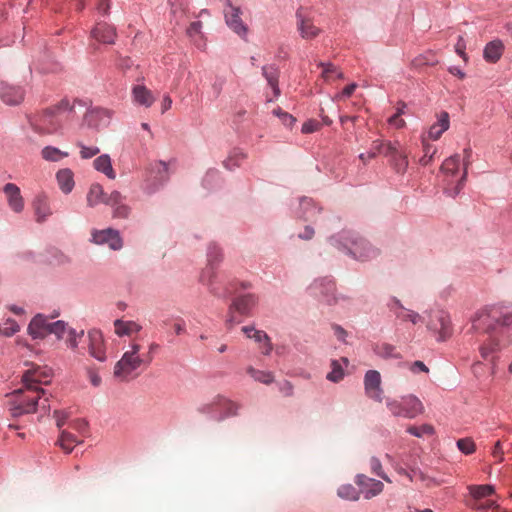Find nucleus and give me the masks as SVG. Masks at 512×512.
I'll return each instance as SVG.
<instances>
[{
    "instance_id": "f257e3e1",
    "label": "nucleus",
    "mask_w": 512,
    "mask_h": 512,
    "mask_svg": "<svg viewBox=\"0 0 512 512\" xmlns=\"http://www.w3.org/2000/svg\"><path fill=\"white\" fill-rule=\"evenodd\" d=\"M84 108L83 125L99 129L110 124L114 112L103 107H89L83 100L74 99L70 102L67 98L62 99L57 104L47 108L41 115L40 122L45 131L49 134L57 132L62 127V116L64 114L74 115L76 108Z\"/></svg>"
},
{
    "instance_id": "f03ea898",
    "label": "nucleus",
    "mask_w": 512,
    "mask_h": 512,
    "mask_svg": "<svg viewBox=\"0 0 512 512\" xmlns=\"http://www.w3.org/2000/svg\"><path fill=\"white\" fill-rule=\"evenodd\" d=\"M471 329L475 332L496 333L508 343L512 342V310L491 306L480 310L471 318Z\"/></svg>"
},
{
    "instance_id": "7ed1b4c3",
    "label": "nucleus",
    "mask_w": 512,
    "mask_h": 512,
    "mask_svg": "<svg viewBox=\"0 0 512 512\" xmlns=\"http://www.w3.org/2000/svg\"><path fill=\"white\" fill-rule=\"evenodd\" d=\"M142 346L137 342H130L121 358L115 363L113 375L121 382H128L139 376L140 368H147L153 361V356L141 354Z\"/></svg>"
},
{
    "instance_id": "20e7f679",
    "label": "nucleus",
    "mask_w": 512,
    "mask_h": 512,
    "mask_svg": "<svg viewBox=\"0 0 512 512\" xmlns=\"http://www.w3.org/2000/svg\"><path fill=\"white\" fill-rule=\"evenodd\" d=\"M329 243L339 251L357 261H369L378 255V250L357 233L343 230L328 239Z\"/></svg>"
},
{
    "instance_id": "39448f33",
    "label": "nucleus",
    "mask_w": 512,
    "mask_h": 512,
    "mask_svg": "<svg viewBox=\"0 0 512 512\" xmlns=\"http://www.w3.org/2000/svg\"><path fill=\"white\" fill-rule=\"evenodd\" d=\"M10 395L12 399L8 402L9 412L14 418L35 413L38 406L46 411L50 410L49 398L46 396L45 389H40L38 392L29 391L23 385V388L14 390Z\"/></svg>"
},
{
    "instance_id": "423d86ee",
    "label": "nucleus",
    "mask_w": 512,
    "mask_h": 512,
    "mask_svg": "<svg viewBox=\"0 0 512 512\" xmlns=\"http://www.w3.org/2000/svg\"><path fill=\"white\" fill-rule=\"evenodd\" d=\"M239 404L223 395H217L209 402L202 403L197 407L200 414L208 415L217 422L238 415Z\"/></svg>"
},
{
    "instance_id": "0eeeda50",
    "label": "nucleus",
    "mask_w": 512,
    "mask_h": 512,
    "mask_svg": "<svg viewBox=\"0 0 512 512\" xmlns=\"http://www.w3.org/2000/svg\"><path fill=\"white\" fill-rule=\"evenodd\" d=\"M386 407L394 417L406 419H414L424 411L422 402L413 394L404 395L398 399L387 398Z\"/></svg>"
},
{
    "instance_id": "6e6552de",
    "label": "nucleus",
    "mask_w": 512,
    "mask_h": 512,
    "mask_svg": "<svg viewBox=\"0 0 512 512\" xmlns=\"http://www.w3.org/2000/svg\"><path fill=\"white\" fill-rule=\"evenodd\" d=\"M427 329L433 333L437 341L442 342L453 334L450 315L443 309H431L425 312Z\"/></svg>"
},
{
    "instance_id": "1a4fd4ad",
    "label": "nucleus",
    "mask_w": 512,
    "mask_h": 512,
    "mask_svg": "<svg viewBox=\"0 0 512 512\" xmlns=\"http://www.w3.org/2000/svg\"><path fill=\"white\" fill-rule=\"evenodd\" d=\"M223 259L222 249L215 243H211L207 249V266L200 275V282L207 286L209 291L218 297L226 298L227 292H219L214 285L215 269Z\"/></svg>"
},
{
    "instance_id": "9d476101",
    "label": "nucleus",
    "mask_w": 512,
    "mask_h": 512,
    "mask_svg": "<svg viewBox=\"0 0 512 512\" xmlns=\"http://www.w3.org/2000/svg\"><path fill=\"white\" fill-rule=\"evenodd\" d=\"M309 293L319 301L331 305L336 302L335 283L329 277L315 279L308 287Z\"/></svg>"
},
{
    "instance_id": "9b49d317",
    "label": "nucleus",
    "mask_w": 512,
    "mask_h": 512,
    "mask_svg": "<svg viewBox=\"0 0 512 512\" xmlns=\"http://www.w3.org/2000/svg\"><path fill=\"white\" fill-rule=\"evenodd\" d=\"M52 377V370L47 367H33L26 370L21 378L26 390L38 392L42 389L39 385H46L50 383Z\"/></svg>"
},
{
    "instance_id": "f8f14e48",
    "label": "nucleus",
    "mask_w": 512,
    "mask_h": 512,
    "mask_svg": "<svg viewBox=\"0 0 512 512\" xmlns=\"http://www.w3.org/2000/svg\"><path fill=\"white\" fill-rule=\"evenodd\" d=\"M441 173L444 175L443 181L446 184L445 193L447 194V189H453L460 180L462 173L460 155L455 154L445 159L441 165Z\"/></svg>"
},
{
    "instance_id": "ddd939ff",
    "label": "nucleus",
    "mask_w": 512,
    "mask_h": 512,
    "mask_svg": "<svg viewBox=\"0 0 512 512\" xmlns=\"http://www.w3.org/2000/svg\"><path fill=\"white\" fill-rule=\"evenodd\" d=\"M90 240L96 245H107L114 251H118L123 247V239L120 232L110 227L102 230H92Z\"/></svg>"
},
{
    "instance_id": "4468645a",
    "label": "nucleus",
    "mask_w": 512,
    "mask_h": 512,
    "mask_svg": "<svg viewBox=\"0 0 512 512\" xmlns=\"http://www.w3.org/2000/svg\"><path fill=\"white\" fill-rule=\"evenodd\" d=\"M85 343L87 344L88 353L91 357L99 362L107 360L104 336L98 329H91L87 332Z\"/></svg>"
},
{
    "instance_id": "2eb2a0df",
    "label": "nucleus",
    "mask_w": 512,
    "mask_h": 512,
    "mask_svg": "<svg viewBox=\"0 0 512 512\" xmlns=\"http://www.w3.org/2000/svg\"><path fill=\"white\" fill-rule=\"evenodd\" d=\"M242 10L240 7L224 8V19L226 25L240 38L247 40L248 26L241 19Z\"/></svg>"
},
{
    "instance_id": "dca6fc26",
    "label": "nucleus",
    "mask_w": 512,
    "mask_h": 512,
    "mask_svg": "<svg viewBox=\"0 0 512 512\" xmlns=\"http://www.w3.org/2000/svg\"><path fill=\"white\" fill-rule=\"evenodd\" d=\"M105 204L112 208L113 218L126 219L131 213V207L126 203V196L113 190L106 198Z\"/></svg>"
},
{
    "instance_id": "f3484780",
    "label": "nucleus",
    "mask_w": 512,
    "mask_h": 512,
    "mask_svg": "<svg viewBox=\"0 0 512 512\" xmlns=\"http://www.w3.org/2000/svg\"><path fill=\"white\" fill-rule=\"evenodd\" d=\"M295 17L297 30L303 39H313L320 34L321 30L313 24L303 7L297 9Z\"/></svg>"
},
{
    "instance_id": "a211bd4d",
    "label": "nucleus",
    "mask_w": 512,
    "mask_h": 512,
    "mask_svg": "<svg viewBox=\"0 0 512 512\" xmlns=\"http://www.w3.org/2000/svg\"><path fill=\"white\" fill-rule=\"evenodd\" d=\"M355 483L359 487L360 493L367 500L381 494L384 489V485L380 480L370 478L364 474H357Z\"/></svg>"
},
{
    "instance_id": "6ab92c4d",
    "label": "nucleus",
    "mask_w": 512,
    "mask_h": 512,
    "mask_svg": "<svg viewBox=\"0 0 512 512\" xmlns=\"http://www.w3.org/2000/svg\"><path fill=\"white\" fill-rule=\"evenodd\" d=\"M364 389L366 395L377 401L383 400V390L381 388V375L377 370H368L364 376Z\"/></svg>"
},
{
    "instance_id": "aec40b11",
    "label": "nucleus",
    "mask_w": 512,
    "mask_h": 512,
    "mask_svg": "<svg viewBox=\"0 0 512 512\" xmlns=\"http://www.w3.org/2000/svg\"><path fill=\"white\" fill-rule=\"evenodd\" d=\"M91 38L102 44H114L117 38L116 28L104 21L95 24L90 32Z\"/></svg>"
},
{
    "instance_id": "412c9836",
    "label": "nucleus",
    "mask_w": 512,
    "mask_h": 512,
    "mask_svg": "<svg viewBox=\"0 0 512 512\" xmlns=\"http://www.w3.org/2000/svg\"><path fill=\"white\" fill-rule=\"evenodd\" d=\"M321 208L318 207L313 199L301 197L299 199L298 208L294 211L295 216L303 221H316L320 214Z\"/></svg>"
},
{
    "instance_id": "4be33fe9",
    "label": "nucleus",
    "mask_w": 512,
    "mask_h": 512,
    "mask_svg": "<svg viewBox=\"0 0 512 512\" xmlns=\"http://www.w3.org/2000/svg\"><path fill=\"white\" fill-rule=\"evenodd\" d=\"M258 304V297L255 294H244L236 297L229 308L230 312L236 311L241 315L249 316Z\"/></svg>"
},
{
    "instance_id": "5701e85b",
    "label": "nucleus",
    "mask_w": 512,
    "mask_h": 512,
    "mask_svg": "<svg viewBox=\"0 0 512 512\" xmlns=\"http://www.w3.org/2000/svg\"><path fill=\"white\" fill-rule=\"evenodd\" d=\"M242 332L247 338L253 339L255 342L260 344L262 354L267 356L271 354L273 346L270 337L265 331L258 330L254 326H243Z\"/></svg>"
},
{
    "instance_id": "b1692460",
    "label": "nucleus",
    "mask_w": 512,
    "mask_h": 512,
    "mask_svg": "<svg viewBox=\"0 0 512 512\" xmlns=\"http://www.w3.org/2000/svg\"><path fill=\"white\" fill-rule=\"evenodd\" d=\"M3 192L6 195L10 209L15 213H21L24 209V199L20 188L14 183H7L3 187Z\"/></svg>"
},
{
    "instance_id": "393cba45",
    "label": "nucleus",
    "mask_w": 512,
    "mask_h": 512,
    "mask_svg": "<svg viewBox=\"0 0 512 512\" xmlns=\"http://www.w3.org/2000/svg\"><path fill=\"white\" fill-rule=\"evenodd\" d=\"M0 98L7 105H18L24 99V90L8 83L0 84Z\"/></svg>"
},
{
    "instance_id": "a878e982",
    "label": "nucleus",
    "mask_w": 512,
    "mask_h": 512,
    "mask_svg": "<svg viewBox=\"0 0 512 512\" xmlns=\"http://www.w3.org/2000/svg\"><path fill=\"white\" fill-rule=\"evenodd\" d=\"M51 322L43 315H36L28 325V333L33 339H43Z\"/></svg>"
},
{
    "instance_id": "bb28decb",
    "label": "nucleus",
    "mask_w": 512,
    "mask_h": 512,
    "mask_svg": "<svg viewBox=\"0 0 512 512\" xmlns=\"http://www.w3.org/2000/svg\"><path fill=\"white\" fill-rule=\"evenodd\" d=\"M450 127V116L448 112L441 111L437 114V121L428 130V137L431 140H438Z\"/></svg>"
},
{
    "instance_id": "cd10ccee",
    "label": "nucleus",
    "mask_w": 512,
    "mask_h": 512,
    "mask_svg": "<svg viewBox=\"0 0 512 512\" xmlns=\"http://www.w3.org/2000/svg\"><path fill=\"white\" fill-rule=\"evenodd\" d=\"M504 48V43L500 39L488 42L483 49L484 60L488 63L498 62L503 55Z\"/></svg>"
},
{
    "instance_id": "c85d7f7f",
    "label": "nucleus",
    "mask_w": 512,
    "mask_h": 512,
    "mask_svg": "<svg viewBox=\"0 0 512 512\" xmlns=\"http://www.w3.org/2000/svg\"><path fill=\"white\" fill-rule=\"evenodd\" d=\"M279 74V68L275 64L262 66V75L266 79L268 85L271 87L276 98L279 97L281 93L279 87Z\"/></svg>"
},
{
    "instance_id": "c756f323",
    "label": "nucleus",
    "mask_w": 512,
    "mask_h": 512,
    "mask_svg": "<svg viewBox=\"0 0 512 512\" xmlns=\"http://www.w3.org/2000/svg\"><path fill=\"white\" fill-rule=\"evenodd\" d=\"M463 159H462V173L460 176V180L458 184L453 189H447V195L450 197L455 198L457 195H459L460 191L462 190L464 183L466 181L467 177V167L471 163L472 158V149L470 147L465 148L463 150Z\"/></svg>"
},
{
    "instance_id": "7c9ffc66",
    "label": "nucleus",
    "mask_w": 512,
    "mask_h": 512,
    "mask_svg": "<svg viewBox=\"0 0 512 512\" xmlns=\"http://www.w3.org/2000/svg\"><path fill=\"white\" fill-rule=\"evenodd\" d=\"M203 24L200 20L192 22L186 30L187 36L200 50L206 48V38L202 32Z\"/></svg>"
},
{
    "instance_id": "2f4dec72",
    "label": "nucleus",
    "mask_w": 512,
    "mask_h": 512,
    "mask_svg": "<svg viewBox=\"0 0 512 512\" xmlns=\"http://www.w3.org/2000/svg\"><path fill=\"white\" fill-rule=\"evenodd\" d=\"M132 97L133 101L141 106L146 108L152 106L155 101V98L151 91L147 89L144 85H135L132 88Z\"/></svg>"
},
{
    "instance_id": "473e14b6",
    "label": "nucleus",
    "mask_w": 512,
    "mask_h": 512,
    "mask_svg": "<svg viewBox=\"0 0 512 512\" xmlns=\"http://www.w3.org/2000/svg\"><path fill=\"white\" fill-rule=\"evenodd\" d=\"M115 334L119 337L130 336L132 334L139 333L142 330V326L131 320L116 319L114 321Z\"/></svg>"
},
{
    "instance_id": "72a5a7b5",
    "label": "nucleus",
    "mask_w": 512,
    "mask_h": 512,
    "mask_svg": "<svg viewBox=\"0 0 512 512\" xmlns=\"http://www.w3.org/2000/svg\"><path fill=\"white\" fill-rule=\"evenodd\" d=\"M93 167L96 171L103 173L111 180L116 178V173L112 167V160L108 154L98 156L93 162Z\"/></svg>"
},
{
    "instance_id": "f704fd0d",
    "label": "nucleus",
    "mask_w": 512,
    "mask_h": 512,
    "mask_svg": "<svg viewBox=\"0 0 512 512\" xmlns=\"http://www.w3.org/2000/svg\"><path fill=\"white\" fill-rule=\"evenodd\" d=\"M56 179H57V183L59 185L60 190L64 194H69L73 190L75 181H74V174L71 169H69V168L60 169L56 173Z\"/></svg>"
},
{
    "instance_id": "c9c22d12",
    "label": "nucleus",
    "mask_w": 512,
    "mask_h": 512,
    "mask_svg": "<svg viewBox=\"0 0 512 512\" xmlns=\"http://www.w3.org/2000/svg\"><path fill=\"white\" fill-rule=\"evenodd\" d=\"M108 195L104 193L102 185L99 183H93L87 193V204L90 207L97 206L100 203L105 204V200Z\"/></svg>"
},
{
    "instance_id": "e433bc0d",
    "label": "nucleus",
    "mask_w": 512,
    "mask_h": 512,
    "mask_svg": "<svg viewBox=\"0 0 512 512\" xmlns=\"http://www.w3.org/2000/svg\"><path fill=\"white\" fill-rule=\"evenodd\" d=\"M374 353L382 359H401L402 355L397 351L396 346L389 343L376 344L373 348Z\"/></svg>"
},
{
    "instance_id": "4c0bfd02",
    "label": "nucleus",
    "mask_w": 512,
    "mask_h": 512,
    "mask_svg": "<svg viewBox=\"0 0 512 512\" xmlns=\"http://www.w3.org/2000/svg\"><path fill=\"white\" fill-rule=\"evenodd\" d=\"M246 154L239 148H234L230 151L228 157L223 161L226 169L232 171L242 164L245 160Z\"/></svg>"
},
{
    "instance_id": "58836bf2",
    "label": "nucleus",
    "mask_w": 512,
    "mask_h": 512,
    "mask_svg": "<svg viewBox=\"0 0 512 512\" xmlns=\"http://www.w3.org/2000/svg\"><path fill=\"white\" fill-rule=\"evenodd\" d=\"M387 308L396 319H399L400 321H407L409 309L405 308L398 298L390 297L387 302Z\"/></svg>"
},
{
    "instance_id": "ea45409f",
    "label": "nucleus",
    "mask_w": 512,
    "mask_h": 512,
    "mask_svg": "<svg viewBox=\"0 0 512 512\" xmlns=\"http://www.w3.org/2000/svg\"><path fill=\"white\" fill-rule=\"evenodd\" d=\"M468 491L470 496L476 501L486 498L492 495L495 492V488L493 485L485 484V485H470L468 486Z\"/></svg>"
},
{
    "instance_id": "a19ab883",
    "label": "nucleus",
    "mask_w": 512,
    "mask_h": 512,
    "mask_svg": "<svg viewBox=\"0 0 512 512\" xmlns=\"http://www.w3.org/2000/svg\"><path fill=\"white\" fill-rule=\"evenodd\" d=\"M68 155V152L54 146H45L41 151L42 158L49 162H59L61 159L68 157Z\"/></svg>"
},
{
    "instance_id": "79ce46f5",
    "label": "nucleus",
    "mask_w": 512,
    "mask_h": 512,
    "mask_svg": "<svg viewBox=\"0 0 512 512\" xmlns=\"http://www.w3.org/2000/svg\"><path fill=\"white\" fill-rule=\"evenodd\" d=\"M83 337H84V330L77 331L76 329L71 328V330H68V333H67L66 337L64 338L65 344L73 352L80 353L79 343Z\"/></svg>"
},
{
    "instance_id": "37998d69",
    "label": "nucleus",
    "mask_w": 512,
    "mask_h": 512,
    "mask_svg": "<svg viewBox=\"0 0 512 512\" xmlns=\"http://www.w3.org/2000/svg\"><path fill=\"white\" fill-rule=\"evenodd\" d=\"M79 443L80 441L72 433L66 430L61 431L58 444L65 453L72 452L73 448Z\"/></svg>"
},
{
    "instance_id": "c03bdc74",
    "label": "nucleus",
    "mask_w": 512,
    "mask_h": 512,
    "mask_svg": "<svg viewBox=\"0 0 512 512\" xmlns=\"http://www.w3.org/2000/svg\"><path fill=\"white\" fill-rule=\"evenodd\" d=\"M72 327H69L68 324L63 320H57L51 322L48 327V333L54 334L58 340H64L66 337L68 330H71Z\"/></svg>"
},
{
    "instance_id": "a18cd8bd",
    "label": "nucleus",
    "mask_w": 512,
    "mask_h": 512,
    "mask_svg": "<svg viewBox=\"0 0 512 512\" xmlns=\"http://www.w3.org/2000/svg\"><path fill=\"white\" fill-rule=\"evenodd\" d=\"M247 373L257 382L270 384L274 381V375L270 371L258 370L252 366L247 368Z\"/></svg>"
},
{
    "instance_id": "49530a36",
    "label": "nucleus",
    "mask_w": 512,
    "mask_h": 512,
    "mask_svg": "<svg viewBox=\"0 0 512 512\" xmlns=\"http://www.w3.org/2000/svg\"><path fill=\"white\" fill-rule=\"evenodd\" d=\"M337 495L344 500L357 501L360 498V490H357L352 484H344L338 488Z\"/></svg>"
},
{
    "instance_id": "de8ad7c7",
    "label": "nucleus",
    "mask_w": 512,
    "mask_h": 512,
    "mask_svg": "<svg viewBox=\"0 0 512 512\" xmlns=\"http://www.w3.org/2000/svg\"><path fill=\"white\" fill-rule=\"evenodd\" d=\"M391 165L393 166L394 170L399 173L403 174L408 168V159L406 153L403 151H398L391 159H390Z\"/></svg>"
},
{
    "instance_id": "09e8293b",
    "label": "nucleus",
    "mask_w": 512,
    "mask_h": 512,
    "mask_svg": "<svg viewBox=\"0 0 512 512\" xmlns=\"http://www.w3.org/2000/svg\"><path fill=\"white\" fill-rule=\"evenodd\" d=\"M344 368L340 361L333 359L331 360V371L327 373L326 379L333 383H338L344 378Z\"/></svg>"
},
{
    "instance_id": "8fccbe9b",
    "label": "nucleus",
    "mask_w": 512,
    "mask_h": 512,
    "mask_svg": "<svg viewBox=\"0 0 512 512\" xmlns=\"http://www.w3.org/2000/svg\"><path fill=\"white\" fill-rule=\"evenodd\" d=\"M152 173L155 174L154 178L161 184L169 179V167L164 161H158L153 165Z\"/></svg>"
},
{
    "instance_id": "3c124183",
    "label": "nucleus",
    "mask_w": 512,
    "mask_h": 512,
    "mask_svg": "<svg viewBox=\"0 0 512 512\" xmlns=\"http://www.w3.org/2000/svg\"><path fill=\"white\" fill-rule=\"evenodd\" d=\"M34 207L37 222L45 221L52 214L49 205L46 203L44 199H37V201L34 204Z\"/></svg>"
},
{
    "instance_id": "603ef678",
    "label": "nucleus",
    "mask_w": 512,
    "mask_h": 512,
    "mask_svg": "<svg viewBox=\"0 0 512 512\" xmlns=\"http://www.w3.org/2000/svg\"><path fill=\"white\" fill-rule=\"evenodd\" d=\"M318 66L323 69L322 76L325 80H328L332 74L338 79L344 78V74L331 62H319Z\"/></svg>"
},
{
    "instance_id": "864d4df0",
    "label": "nucleus",
    "mask_w": 512,
    "mask_h": 512,
    "mask_svg": "<svg viewBox=\"0 0 512 512\" xmlns=\"http://www.w3.org/2000/svg\"><path fill=\"white\" fill-rule=\"evenodd\" d=\"M406 431L410 435L417 438H421L424 435H432L435 432L433 426L430 424H422L420 426H409Z\"/></svg>"
},
{
    "instance_id": "5fc2aeb1",
    "label": "nucleus",
    "mask_w": 512,
    "mask_h": 512,
    "mask_svg": "<svg viewBox=\"0 0 512 512\" xmlns=\"http://www.w3.org/2000/svg\"><path fill=\"white\" fill-rule=\"evenodd\" d=\"M370 467H371V472L373 474L377 475L378 477H380L384 481H386L388 483H391V479L384 472L382 464H381V461H380L379 458H377L375 456L371 457V459H370Z\"/></svg>"
},
{
    "instance_id": "6e6d98bb",
    "label": "nucleus",
    "mask_w": 512,
    "mask_h": 512,
    "mask_svg": "<svg viewBox=\"0 0 512 512\" xmlns=\"http://www.w3.org/2000/svg\"><path fill=\"white\" fill-rule=\"evenodd\" d=\"M500 348V343L494 339H490L487 343H484L480 347V353L482 358L488 359L492 353Z\"/></svg>"
},
{
    "instance_id": "4d7b16f0",
    "label": "nucleus",
    "mask_w": 512,
    "mask_h": 512,
    "mask_svg": "<svg viewBox=\"0 0 512 512\" xmlns=\"http://www.w3.org/2000/svg\"><path fill=\"white\" fill-rule=\"evenodd\" d=\"M76 145L80 148V156L82 159H91L100 152L97 146H86L81 141H78Z\"/></svg>"
},
{
    "instance_id": "13d9d810",
    "label": "nucleus",
    "mask_w": 512,
    "mask_h": 512,
    "mask_svg": "<svg viewBox=\"0 0 512 512\" xmlns=\"http://www.w3.org/2000/svg\"><path fill=\"white\" fill-rule=\"evenodd\" d=\"M456 445L457 448L465 455H470L476 450V445L471 438L459 439Z\"/></svg>"
},
{
    "instance_id": "bf43d9fd",
    "label": "nucleus",
    "mask_w": 512,
    "mask_h": 512,
    "mask_svg": "<svg viewBox=\"0 0 512 512\" xmlns=\"http://www.w3.org/2000/svg\"><path fill=\"white\" fill-rule=\"evenodd\" d=\"M423 151L424 155L420 158L419 162L421 165L426 166L433 159L436 149L432 145L423 142Z\"/></svg>"
},
{
    "instance_id": "052dcab7",
    "label": "nucleus",
    "mask_w": 512,
    "mask_h": 512,
    "mask_svg": "<svg viewBox=\"0 0 512 512\" xmlns=\"http://www.w3.org/2000/svg\"><path fill=\"white\" fill-rule=\"evenodd\" d=\"M273 114L279 117L282 123L286 126H291L296 121L291 114L283 111L281 108L274 109Z\"/></svg>"
},
{
    "instance_id": "680f3d73",
    "label": "nucleus",
    "mask_w": 512,
    "mask_h": 512,
    "mask_svg": "<svg viewBox=\"0 0 512 512\" xmlns=\"http://www.w3.org/2000/svg\"><path fill=\"white\" fill-rule=\"evenodd\" d=\"M400 144L398 141L395 142H386L383 147V152L387 157H390V159L399 151Z\"/></svg>"
},
{
    "instance_id": "e2e57ef3",
    "label": "nucleus",
    "mask_w": 512,
    "mask_h": 512,
    "mask_svg": "<svg viewBox=\"0 0 512 512\" xmlns=\"http://www.w3.org/2000/svg\"><path fill=\"white\" fill-rule=\"evenodd\" d=\"M467 505L476 511H487L489 509L498 507V505L495 501H487L486 503L474 502V503H468Z\"/></svg>"
},
{
    "instance_id": "0e129e2a",
    "label": "nucleus",
    "mask_w": 512,
    "mask_h": 512,
    "mask_svg": "<svg viewBox=\"0 0 512 512\" xmlns=\"http://www.w3.org/2000/svg\"><path fill=\"white\" fill-rule=\"evenodd\" d=\"M117 67L125 73L133 68H137L129 57H119Z\"/></svg>"
},
{
    "instance_id": "69168bd1",
    "label": "nucleus",
    "mask_w": 512,
    "mask_h": 512,
    "mask_svg": "<svg viewBox=\"0 0 512 512\" xmlns=\"http://www.w3.org/2000/svg\"><path fill=\"white\" fill-rule=\"evenodd\" d=\"M466 49V42L463 38V36H459L457 39V43L455 45V52L463 58L465 61H467V54L465 53Z\"/></svg>"
},
{
    "instance_id": "338daca9",
    "label": "nucleus",
    "mask_w": 512,
    "mask_h": 512,
    "mask_svg": "<svg viewBox=\"0 0 512 512\" xmlns=\"http://www.w3.org/2000/svg\"><path fill=\"white\" fill-rule=\"evenodd\" d=\"M357 87V84L356 83H351L349 85H347L346 87L343 88V90L336 95V98L337 99H342V98H348L350 97L353 92L355 91Z\"/></svg>"
},
{
    "instance_id": "774afa93",
    "label": "nucleus",
    "mask_w": 512,
    "mask_h": 512,
    "mask_svg": "<svg viewBox=\"0 0 512 512\" xmlns=\"http://www.w3.org/2000/svg\"><path fill=\"white\" fill-rule=\"evenodd\" d=\"M54 418L56 419L57 427L61 428L65 424V422L68 418V413L65 411H62V410H55Z\"/></svg>"
}]
</instances>
